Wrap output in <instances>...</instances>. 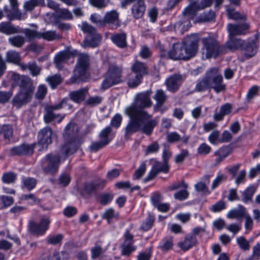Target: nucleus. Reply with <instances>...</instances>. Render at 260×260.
I'll return each instance as SVG.
<instances>
[{
  "instance_id": "obj_1",
  "label": "nucleus",
  "mask_w": 260,
  "mask_h": 260,
  "mask_svg": "<svg viewBox=\"0 0 260 260\" xmlns=\"http://www.w3.org/2000/svg\"><path fill=\"white\" fill-rule=\"evenodd\" d=\"M152 93L151 90H148L137 93L133 103L125 109V113L130 119L124 128L125 137H129L137 132L150 136L157 125V119L153 118L152 115L145 110L153 105L150 99Z\"/></svg>"
},
{
  "instance_id": "obj_2",
  "label": "nucleus",
  "mask_w": 260,
  "mask_h": 260,
  "mask_svg": "<svg viewBox=\"0 0 260 260\" xmlns=\"http://www.w3.org/2000/svg\"><path fill=\"white\" fill-rule=\"evenodd\" d=\"M195 54V35L192 34L185 37L182 42L173 44L171 49L167 53L161 50L160 56L174 60H187Z\"/></svg>"
},
{
  "instance_id": "obj_3",
  "label": "nucleus",
  "mask_w": 260,
  "mask_h": 260,
  "mask_svg": "<svg viewBox=\"0 0 260 260\" xmlns=\"http://www.w3.org/2000/svg\"><path fill=\"white\" fill-rule=\"evenodd\" d=\"M209 89H213L216 93L224 91L226 89V85L223 83V77L216 67L207 70L203 79L196 84V91H205Z\"/></svg>"
},
{
  "instance_id": "obj_4",
  "label": "nucleus",
  "mask_w": 260,
  "mask_h": 260,
  "mask_svg": "<svg viewBox=\"0 0 260 260\" xmlns=\"http://www.w3.org/2000/svg\"><path fill=\"white\" fill-rule=\"evenodd\" d=\"M34 90L35 86L31 80L23 79L21 88H19L18 93L13 98V106L19 109L29 103L31 100Z\"/></svg>"
},
{
  "instance_id": "obj_5",
  "label": "nucleus",
  "mask_w": 260,
  "mask_h": 260,
  "mask_svg": "<svg viewBox=\"0 0 260 260\" xmlns=\"http://www.w3.org/2000/svg\"><path fill=\"white\" fill-rule=\"evenodd\" d=\"M203 49L205 51L206 58H216L227 52V48L224 45H220L214 38L208 37L202 39Z\"/></svg>"
},
{
  "instance_id": "obj_6",
  "label": "nucleus",
  "mask_w": 260,
  "mask_h": 260,
  "mask_svg": "<svg viewBox=\"0 0 260 260\" xmlns=\"http://www.w3.org/2000/svg\"><path fill=\"white\" fill-rule=\"evenodd\" d=\"M89 65V57L87 54H79L78 61L74 71V74L67 81L68 84H74L84 81L87 78V70Z\"/></svg>"
},
{
  "instance_id": "obj_7",
  "label": "nucleus",
  "mask_w": 260,
  "mask_h": 260,
  "mask_svg": "<svg viewBox=\"0 0 260 260\" xmlns=\"http://www.w3.org/2000/svg\"><path fill=\"white\" fill-rule=\"evenodd\" d=\"M122 69L116 64H111L107 72L105 79L103 81L101 88L105 90L121 81Z\"/></svg>"
},
{
  "instance_id": "obj_8",
  "label": "nucleus",
  "mask_w": 260,
  "mask_h": 260,
  "mask_svg": "<svg viewBox=\"0 0 260 260\" xmlns=\"http://www.w3.org/2000/svg\"><path fill=\"white\" fill-rule=\"evenodd\" d=\"M171 156L168 150H165L163 152L162 156L164 160V164L154 160L152 168L149 172L147 176L144 179V182H147L153 180L159 173H168L169 171V166L167 162Z\"/></svg>"
},
{
  "instance_id": "obj_9",
  "label": "nucleus",
  "mask_w": 260,
  "mask_h": 260,
  "mask_svg": "<svg viewBox=\"0 0 260 260\" xmlns=\"http://www.w3.org/2000/svg\"><path fill=\"white\" fill-rule=\"evenodd\" d=\"M259 35L257 32L253 37L244 40L241 51L244 52V55L246 58L254 56L257 53L258 47Z\"/></svg>"
},
{
  "instance_id": "obj_10",
  "label": "nucleus",
  "mask_w": 260,
  "mask_h": 260,
  "mask_svg": "<svg viewBox=\"0 0 260 260\" xmlns=\"http://www.w3.org/2000/svg\"><path fill=\"white\" fill-rule=\"evenodd\" d=\"M10 3V7L5 6L4 8V11L6 16L8 20L12 21L14 20H21L27 17L26 12L22 13L18 9V3L17 0H9Z\"/></svg>"
},
{
  "instance_id": "obj_11",
  "label": "nucleus",
  "mask_w": 260,
  "mask_h": 260,
  "mask_svg": "<svg viewBox=\"0 0 260 260\" xmlns=\"http://www.w3.org/2000/svg\"><path fill=\"white\" fill-rule=\"evenodd\" d=\"M60 156L48 154L42 160V167L43 171L48 174H53L57 172L60 164Z\"/></svg>"
},
{
  "instance_id": "obj_12",
  "label": "nucleus",
  "mask_w": 260,
  "mask_h": 260,
  "mask_svg": "<svg viewBox=\"0 0 260 260\" xmlns=\"http://www.w3.org/2000/svg\"><path fill=\"white\" fill-rule=\"evenodd\" d=\"M50 222L48 217L42 218L39 222L30 221L28 226V231L37 237L43 236L48 229Z\"/></svg>"
},
{
  "instance_id": "obj_13",
  "label": "nucleus",
  "mask_w": 260,
  "mask_h": 260,
  "mask_svg": "<svg viewBox=\"0 0 260 260\" xmlns=\"http://www.w3.org/2000/svg\"><path fill=\"white\" fill-rule=\"evenodd\" d=\"M53 132L49 127L41 129L38 134V144L42 150H46L52 143Z\"/></svg>"
},
{
  "instance_id": "obj_14",
  "label": "nucleus",
  "mask_w": 260,
  "mask_h": 260,
  "mask_svg": "<svg viewBox=\"0 0 260 260\" xmlns=\"http://www.w3.org/2000/svg\"><path fill=\"white\" fill-rule=\"evenodd\" d=\"M124 242L121 245V253L122 255L128 256L137 250V247L133 245L134 241L133 235L126 232L124 234Z\"/></svg>"
},
{
  "instance_id": "obj_15",
  "label": "nucleus",
  "mask_w": 260,
  "mask_h": 260,
  "mask_svg": "<svg viewBox=\"0 0 260 260\" xmlns=\"http://www.w3.org/2000/svg\"><path fill=\"white\" fill-rule=\"evenodd\" d=\"M36 146V143L22 144L11 148L10 153L12 155H30L34 153Z\"/></svg>"
},
{
  "instance_id": "obj_16",
  "label": "nucleus",
  "mask_w": 260,
  "mask_h": 260,
  "mask_svg": "<svg viewBox=\"0 0 260 260\" xmlns=\"http://www.w3.org/2000/svg\"><path fill=\"white\" fill-rule=\"evenodd\" d=\"M228 28L231 36L244 35L249 29V25L246 23L238 24L229 23L228 26Z\"/></svg>"
},
{
  "instance_id": "obj_17",
  "label": "nucleus",
  "mask_w": 260,
  "mask_h": 260,
  "mask_svg": "<svg viewBox=\"0 0 260 260\" xmlns=\"http://www.w3.org/2000/svg\"><path fill=\"white\" fill-rule=\"evenodd\" d=\"M184 79L181 75L175 74L169 77L166 81V84L168 90L174 92L177 90Z\"/></svg>"
},
{
  "instance_id": "obj_18",
  "label": "nucleus",
  "mask_w": 260,
  "mask_h": 260,
  "mask_svg": "<svg viewBox=\"0 0 260 260\" xmlns=\"http://www.w3.org/2000/svg\"><path fill=\"white\" fill-rule=\"evenodd\" d=\"M233 148L231 144L223 145L215 151L214 155L217 157L215 159V164L217 165L230 155L233 152Z\"/></svg>"
},
{
  "instance_id": "obj_19",
  "label": "nucleus",
  "mask_w": 260,
  "mask_h": 260,
  "mask_svg": "<svg viewBox=\"0 0 260 260\" xmlns=\"http://www.w3.org/2000/svg\"><path fill=\"white\" fill-rule=\"evenodd\" d=\"M79 145V141L75 138H71L70 141L66 142L62 146L60 154L65 155L72 154L76 152Z\"/></svg>"
},
{
  "instance_id": "obj_20",
  "label": "nucleus",
  "mask_w": 260,
  "mask_h": 260,
  "mask_svg": "<svg viewBox=\"0 0 260 260\" xmlns=\"http://www.w3.org/2000/svg\"><path fill=\"white\" fill-rule=\"evenodd\" d=\"M146 11V5L143 0H138L131 8V13L135 19L141 18Z\"/></svg>"
},
{
  "instance_id": "obj_21",
  "label": "nucleus",
  "mask_w": 260,
  "mask_h": 260,
  "mask_svg": "<svg viewBox=\"0 0 260 260\" xmlns=\"http://www.w3.org/2000/svg\"><path fill=\"white\" fill-rule=\"evenodd\" d=\"M118 16V13L115 10L107 12L104 17L105 26L108 24L112 28L118 27L120 25Z\"/></svg>"
},
{
  "instance_id": "obj_22",
  "label": "nucleus",
  "mask_w": 260,
  "mask_h": 260,
  "mask_svg": "<svg viewBox=\"0 0 260 260\" xmlns=\"http://www.w3.org/2000/svg\"><path fill=\"white\" fill-rule=\"evenodd\" d=\"M88 89L82 88L79 90L71 91L69 96L70 99L75 103H81L84 101L87 93Z\"/></svg>"
},
{
  "instance_id": "obj_23",
  "label": "nucleus",
  "mask_w": 260,
  "mask_h": 260,
  "mask_svg": "<svg viewBox=\"0 0 260 260\" xmlns=\"http://www.w3.org/2000/svg\"><path fill=\"white\" fill-rule=\"evenodd\" d=\"M0 32L10 35L22 32V31L19 27H15L10 22H3L0 23Z\"/></svg>"
},
{
  "instance_id": "obj_24",
  "label": "nucleus",
  "mask_w": 260,
  "mask_h": 260,
  "mask_svg": "<svg viewBox=\"0 0 260 260\" xmlns=\"http://www.w3.org/2000/svg\"><path fill=\"white\" fill-rule=\"evenodd\" d=\"M101 40V36L96 31L91 35L87 36L83 42L82 46L83 47H94L99 44Z\"/></svg>"
},
{
  "instance_id": "obj_25",
  "label": "nucleus",
  "mask_w": 260,
  "mask_h": 260,
  "mask_svg": "<svg viewBox=\"0 0 260 260\" xmlns=\"http://www.w3.org/2000/svg\"><path fill=\"white\" fill-rule=\"evenodd\" d=\"M110 39L114 44L120 48L127 46L126 35L124 32L114 34L111 36Z\"/></svg>"
},
{
  "instance_id": "obj_26",
  "label": "nucleus",
  "mask_w": 260,
  "mask_h": 260,
  "mask_svg": "<svg viewBox=\"0 0 260 260\" xmlns=\"http://www.w3.org/2000/svg\"><path fill=\"white\" fill-rule=\"evenodd\" d=\"M51 108H46V113L44 116L46 123H50L53 121L60 123L64 118V115L55 114Z\"/></svg>"
},
{
  "instance_id": "obj_27",
  "label": "nucleus",
  "mask_w": 260,
  "mask_h": 260,
  "mask_svg": "<svg viewBox=\"0 0 260 260\" xmlns=\"http://www.w3.org/2000/svg\"><path fill=\"white\" fill-rule=\"evenodd\" d=\"M153 98L156 101L153 109L154 111H157L166 102L167 95L162 90L158 89L156 90Z\"/></svg>"
},
{
  "instance_id": "obj_28",
  "label": "nucleus",
  "mask_w": 260,
  "mask_h": 260,
  "mask_svg": "<svg viewBox=\"0 0 260 260\" xmlns=\"http://www.w3.org/2000/svg\"><path fill=\"white\" fill-rule=\"evenodd\" d=\"M70 58V54L67 51H61L56 54L54 59V63L57 68L61 69L63 64Z\"/></svg>"
},
{
  "instance_id": "obj_29",
  "label": "nucleus",
  "mask_w": 260,
  "mask_h": 260,
  "mask_svg": "<svg viewBox=\"0 0 260 260\" xmlns=\"http://www.w3.org/2000/svg\"><path fill=\"white\" fill-rule=\"evenodd\" d=\"M131 70L134 74H137L144 76L148 74L146 66L143 62L136 61L131 67Z\"/></svg>"
},
{
  "instance_id": "obj_30",
  "label": "nucleus",
  "mask_w": 260,
  "mask_h": 260,
  "mask_svg": "<svg viewBox=\"0 0 260 260\" xmlns=\"http://www.w3.org/2000/svg\"><path fill=\"white\" fill-rule=\"evenodd\" d=\"M215 17L216 15L215 12L210 9L208 11H204L201 13L198 18H196V23L207 22L214 21Z\"/></svg>"
},
{
  "instance_id": "obj_31",
  "label": "nucleus",
  "mask_w": 260,
  "mask_h": 260,
  "mask_svg": "<svg viewBox=\"0 0 260 260\" xmlns=\"http://www.w3.org/2000/svg\"><path fill=\"white\" fill-rule=\"evenodd\" d=\"M244 40L237 39L235 36H231L230 40L227 42V49L235 51L237 50H241L242 44Z\"/></svg>"
},
{
  "instance_id": "obj_32",
  "label": "nucleus",
  "mask_w": 260,
  "mask_h": 260,
  "mask_svg": "<svg viewBox=\"0 0 260 260\" xmlns=\"http://www.w3.org/2000/svg\"><path fill=\"white\" fill-rule=\"evenodd\" d=\"M194 240V234L187 235L183 242H179L178 246L181 249L186 251L189 249L193 245Z\"/></svg>"
},
{
  "instance_id": "obj_33",
  "label": "nucleus",
  "mask_w": 260,
  "mask_h": 260,
  "mask_svg": "<svg viewBox=\"0 0 260 260\" xmlns=\"http://www.w3.org/2000/svg\"><path fill=\"white\" fill-rule=\"evenodd\" d=\"M13 129L9 124L4 125L0 127V135L3 136L4 139L9 143L13 137Z\"/></svg>"
},
{
  "instance_id": "obj_34",
  "label": "nucleus",
  "mask_w": 260,
  "mask_h": 260,
  "mask_svg": "<svg viewBox=\"0 0 260 260\" xmlns=\"http://www.w3.org/2000/svg\"><path fill=\"white\" fill-rule=\"evenodd\" d=\"M8 76L10 77L11 81L13 82L12 84V87H14L16 85L19 86V88H21L22 83V80L24 79H30L29 77L26 76H20L19 74L13 72H10L7 74Z\"/></svg>"
},
{
  "instance_id": "obj_35",
  "label": "nucleus",
  "mask_w": 260,
  "mask_h": 260,
  "mask_svg": "<svg viewBox=\"0 0 260 260\" xmlns=\"http://www.w3.org/2000/svg\"><path fill=\"white\" fill-rule=\"evenodd\" d=\"M173 246V238L172 237H167L161 240L158 248L162 251L166 252L172 249Z\"/></svg>"
},
{
  "instance_id": "obj_36",
  "label": "nucleus",
  "mask_w": 260,
  "mask_h": 260,
  "mask_svg": "<svg viewBox=\"0 0 260 260\" xmlns=\"http://www.w3.org/2000/svg\"><path fill=\"white\" fill-rule=\"evenodd\" d=\"M61 38V36L57 34L56 31L47 30L44 32H40V39H43L47 41L58 40Z\"/></svg>"
},
{
  "instance_id": "obj_37",
  "label": "nucleus",
  "mask_w": 260,
  "mask_h": 260,
  "mask_svg": "<svg viewBox=\"0 0 260 260\" xmlns=\"http://www.w3.org/2000/svg\"><path fill=\"white\" fill-rule=\"evenodd\" d=\"M119 213L115 211L113 208H110L105 210L102 215V218L107 220L110 223L115 220H117L118 218Z\"/></svg>"
},
{
  "instance_id": "obj_38",
  "label": "nucleus",
  "mask_w": 260,
  "mask_h": 260,
  "mask_svg": "<svg viewBox=\"0 0 260 260\" xmlns=\"http://www.w3.org/2000/svg\"><path fill=\"white\" fill-rule=\"evenodd\" d=\"M255 192V188L253 186L247 187L242 193V201L246 204L252 202Z\"/></svg>"
},
{
  "instance_id": "obj_39",
  "label": "nucleus",
  "mask_w": 260,
  "mask_h": 260,
  "mask_svg": "<svg viewBox=\"0 0 260 260\" xmlns=\"http://www.w3.org/2000/svg\"><path fill=\"white\" fill-rule=\"evenodd\" d=\"M143 76L137 74L132 73L129 75L127 84L131 88H135L138 86L141 82Z\"/></svg>"
},
{
  "instance_id": "obj_40",
  "label": "nucleus",
  "mask_w": 260,
  "mask_h": 260,
  "mask_svg": "<svg viewBox=\"0 0 260 260\" xmlns=\"http://www.w3.org/2000/svg\"><path fill=\"white\" fill-rule=\"evenodd\" d=\"M6 60L9 62L17 63L20 61V54L15 50H9L6 53Z\"/></svg>"
},
{
  "instance_id": "obj_41",
  "label": "nucleus",
  "mask_w": 260,
  "mask_h": 260,
  "mask_svg": "<svg viewBox=\"0 0 260 260\" xmlns=\"http://www.w3.org/2000/svg\"><path fill=\"white\" fill-rule=\"evenodd\" d=\"M103 100V97L100 95L89 96L84 104L90 107H93L101 104Z\"/></svg>"
},
{
  "instance_id": "obj_42",
  "label": "nucleus",
  "mask_w": 260,
  "mask_h": 260,
  "mask_svg": "<svg viewBox=\"0 0 260 260\" xmlns=\"http://www.w3.org/2000/svg\"><path fill=\"white\" fill-rule=\"evenodd\" d=\"M8 41L12 46L20 48L24 45L25 39L24 37L17 35L9 38Z\"/></svg>"
},
{
  "instance_id": "obj_43",
  "label": "nucleus",
  "mask_w": 260,
  "mask_h": 260,
  "mask_svg": "<svg viewBox=\"0 0 260 260\" xmlns=\"http://www.w3.org/2000/svg\"><path fill=\"white\" fill-rule=\"evenodd\" d=\"M44 4V0H29L24 3V9L25 11H31L38 6H42Z\"/></svg>"
},
{
  "instance_id": "obj_44",
  "label": "nucleus",
  "mask_w": 260,
  "mask_h": 260,
  "mask_svg": "<svg viewBox=\"0 0 260 260\" xmlns=\"http://www.w3.org/2000/svg\"><path fill=\"white\" fill-rule=\"evenodd\" d=\"M57 18L63 20H70L73 18L72 13L67 9L59 8L56 11Z\"/></svg>"
},
{
  "instance_id": "obj_45",
  "label": "nucleus",
  "mask_w": 260,
  "mask_h": 260,
  "mask_svg": "<svg viewBox=\"0 0 260 260\" xmlns=\"http://www.w3.org/2000/svg\"><path fill=\"white\" fill-rule=\"evenodd\" d=\"M239 207H240V209H233L231 210L228 214L227 216L230 218H241L244 216V212H245V208L242 206L240 205Z\"/></svg>"
},
{
  "instance_id": "obj_46",
  "label": "nucleus",
  "mask_w": 260,
  "mask_h": 260,
  "mask_svg": "<svg viewBox=\"0 0 260 260\" xmlns=\"http://www.w3.org/2000/svg\"><path fill=\"white\" fill-rule=\"evenodd\" d=\"M46 80L49 83L51 88H55L62 82V79L60 75H54L48 76Z\"/></svg>"
},
{
  "instance_id": "obj_47",
  "label": "nucleus",
  "mask_w": 260,
  "mask_h": 260,
  "mask_svg": "<svg viewBox=\"0 0 260 260\" xmlns=\"http://www.w3.org/2000/svg\"><path fill=\"white\" fill-rule=\"evenodd\" d=\"M186 19H193L195 16V3L192 2L183 12Z\"/></svg>"
},
{
  "instance_id": "obj_48",
  "label": "nucleus",
  "mask_w": 260,
  "mask_h": 260,
  "mask_svg": "<svg viewBox=\"0 0 260 260\" xmlns=\"http://www.w3.org/2000/svg\"><path fill=\"white\" fill-rule=\"evenodd\" d=\"M14 202V199L7 196H0V209L10 206Z\"/></svg>"
},
{
  "instance_id": "obj_49",
  "label": "nucleus",
  "mask_w": 260,
  "mask_h": 260,
  "mask_svg": "<svg viewBox=\"0 0 260 260\" xmlns=\"http://www.w3.org/2000/svg\"><path fill=\"white\" fill-rule=\"evenodd\" d=\"M47 93V88L44 84H40L38 86L37 91L35 93V98L38 100H42L44 99Z\"/></svg>"
},
{
  "instance_id": "obj_50",
  "label": "nucleus",
  "mask_w": 260,
  "mask_h": 260,
  "mask_svg": "<svg viewBox=\"0 0 260 260\" xmlns=\"http://www.w3.org/2000/svg\"><path fill=\"white\" fill-rule=\"evenodd\" d=\"M23 33L29 41H32L35 39H40V31L30 29H25L23 31Z\"/></svg>"
},
{
  "instance_id": "obj_51",
  "label": "nucleus",
  "mask_w": 260,
  "mask_h": 260,
  "mask_svg": "<svg viewBox=\"0 0 260 260\" xmlns=\"http://www.w3.org/2000/svg\"><path fill=\"white\" fill-rule=\"evenodd\" d=\"M146 170V164L145 162L141 164L139 168L135 171L133 176V180H138L140 179L144 174Z\"/></svg>"
},
{
  "instance_id": "obj_52",
  "label": "nucleus",
  "mask_w": 260,
  "mask_h": 260,
  "mask_svg": "<svg viewBox=\"0 0 260 260\" xmlns=\"http://www.w3.org/2000/svg\"><path fill=\"white\" fill-rule=\"evenodd\" d=\"M152 247L147 248L145 251L139 253L137 256V260H150L152 256Z\"/></svg>"
},
{
  "instance_id": "obj_53",
  "label": "nucleus",
  "mask_w": 260,
  "mask_h": 260,
  "mask_svg": "<svg viewBox=\"0 0 260 260\" xmlns=\"http://www.w3.org/2000/svg\"><path fill=\"white\" fill-rule=\"evenodd\" d=\"M154 220L153 216L149 215L142 222L140 229L144 231L149 230L153 225Z\"/></svg>"
},
{
  "instance_id": "obj_54",
  "label": "nucleus",
  "mask_w": 260,
  "mask_h": 260,
  "mask_svg": "<svg viewBox=\"0 0 260 260\" xmlns=\"http://www.w3.org/2000/svg\"><path fill=\"white\" fill-rule=\"evenodd\" d=\"M90 19L92 22L94 23L98 26H105L104 18L103 19L102 16L98 14L94 13L91 14Z\"/></svg>"
},
{
  "instance_id": "obj_55",
  "label": "nucleus",
  "mask_w": 260,
  "mask_h": 260,
  "mask_svg": "<svg viewBox=\"0 0 260 260\" xmlns=\"http://www.w3.org/2000/svg\"><path fill=\"white\" fill-rule=\"evenodd\" d=\"M22 183L23 186L28 190L34 188L37 184L36 180L35 178L30 177L24 178Z\"/></svg>"
},
{
  "instance_id": "obj_56",
  "label": "nucleus",
  "mask_w": 260,
  "mask_h": 260,
  "mask_svg": "<svg viewBox=\"0 0 260 260\" xmlns=\"http://www.w3.org/2000/svg\"><path fill=\"white\" fill-rule=\"evenodd\" d=\"M113 199V196L110 193H103L99 196L100 203L103 205H106L110 203Z\"/></svg>"
},
{
  "instance_id": "obj_57",
  "label": "nucleus",
  "mask_w": 260,
  "mask_h": 260,
  "mask_svg": "<svg viewBox=\"0 0 260 260\" xmlns=\"http://www.w3.org/2000/svg\"><path fill=\"white\" fill-rule=\"evenodd\" d=\"M211 150V147L206 143H202L197 149L198 154L202 156L208 154Z\"/></svg>"
},
{
  "instance_id": "obj_58",
  "label": "nucleus",
  "mask_w": 260,
  "mask_h": 260,
  "mask_svg": "<svg viewBox=\"0 0 260 260\" xmlns=\"http://www.w3.org/2000/svg\"><path fill=\"white\" fill-rule=\"evenodd\" d=\"M112 129L110 126H107L103 129L99 135V137L103 141H108L107 144L109 143L111 140L109 138V135L111 133Z\"/></svg>"
},
{
  "instance_id": "obj_59",
  "label": "nucleus",
  "mask_w": 260,
  "mask_h": 260,
  "mask_svg": "<svg viewBox=\"0 0 260 260\" xmlns=\"http://www.w3.org/2000/svg\"><path fill=\"white\" fill-rule=\"evenodd\" d=\"M196 191L201 192L203 196H206L210 193L208 188L205 183L199 182L196 183Z\"/></svg>"
},
{
  "instance_id": "obj_60",
  "label": "nucleus",
  "mask_w": 260,
  "mask_h": 260,
  "mask_svg": "<svg viewBox=\"0 0 260 260\" xmlns=\"http://www.w3.org/2000/svg\"><path fill=\"white\" fill-rule=\"evenodd\" d=\"M16 178V175L12 172L5 173L2 178V181L5 183H14Z\"/></svg>"
},
{
  "instance_id": "obj_61",
  "label": "nucleus",
  "mask_w": 260,
  "mask_h": 260,
  "mask_svg": "<svg viewBox=\"0 0 260 260\" xmlns=\"http://www.w3.org/2000/svg\"><path fill=\"white\" fill-rule=\"evenodd\" d=\"M159 149V145L157 141L153 142L149 145L145 150V154L148 155L150 153H155L158 151Z\"/></svg>"
},
{
  "instance_id": "obj_62",
  "label": "nucleus",
  "mask_w": 260,
  "mask_h": 260,
  "mask_svg": "<svg viewBox=\"0 0 260 260\" xmlns=\"http://www.w3.org/2000/svg\"><path fill=\"white\" fill-rule=\"evenodd\" d=\"M24 69H28L32 76H37L40 74V69L35 62L29 63L27 65H25Z\"/></svg>"
},
{
  "instance_id": "obj_63",
  "label": "nucleus",
  "mask_w": 260,
  "mask_h": 260,
  "mask_svg": "<svg viewBox=\"0 0 260 260\" xmlns=\"http://www.w3.org/2000/svg\"><path fill=\"white\" fill-rule=\"evenodd\" d=\"M107 142L108 141H103L101 140L99 142H92L90 146V148L92 151L96 152L108 145Z\"/></svg>"
},
{
  "instance_id": "obj_64",
  "label": "nucleus",
  "mask_w": 260,
  "mask_h": 260,
  "mask_svg": "<svg viewBox=\"0 0 260 260\" xmlns=\"http://www.w3.org/2000/svg\"><path fill=\"white\" fill-rule=\"evenodd\" d=\"M226 208L225 203L223 201H219L212 206L211 210L213 212H219Z\"/></svg>"
}]
</instances>
